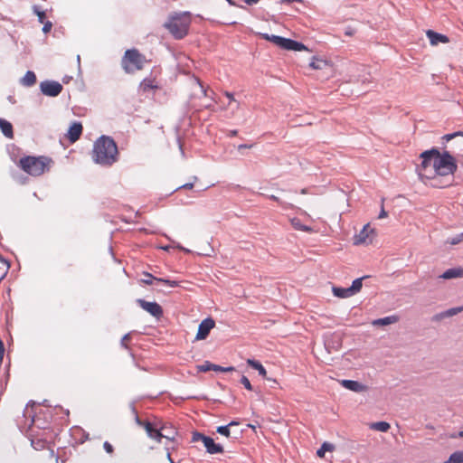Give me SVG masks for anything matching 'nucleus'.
<instances>
[{
    "instance_id": "nucleus-1",
    "label": "nucleus",
    "mask_w": 463,
    "mask_h": 463,
    "mask_svg": "<svg viewBox=\"0 0 463 463\" xmlns=\"http://www.w3.org/2000/svg\"><path fill=\"white\" fill-rule=\"evenodd\" d=\"M118 146L111 137L102 136L95 141L92 150V159L95 163L110 166L118 161Z\"/></svg>"
},
{
    "instance_id": "nucleus-2",
    "label": "nucleus",
    "mask_w": 463,
    "mask_h": 463,
    "mask_svg": "<svg viewBox=\"0 0 463 463\" xmlns=\"http://www.w3.org/2000/svg\"><path fill=\"white\" fill-rule=\"evenodd\" d=\"M53 164L51 157L45 156H26L18 161V166L32 176H40L48 172Z\"/></svg>"
},
{
    "instance_id": "nucleus-3",
    "label": "nucleus",
    "mask_w": 463,
    "mask_h": 463,
    "mask_svg": "<svg viewBox=\"0 0 463 463\" xmlns=\"http://www.w3.org/2000/svg\"><path fill=\"white\" fill-rule=\"evenodd\" d=\"M443 151L440 152L436 147V155L434 160V168H430V172L437 173L439 175L454 176L458 170L456 158L451 155L450 151L446 149L444 146Z\"/></svg>"
},
{
    "instance_id": "nucleus-4",
    "label": "nucleus",
    "mask_w": 463,
    "mask_h": 463,
    "mask_svg": "<svg viewBox=\"0 0 463 463\" xmlns=\"http://www.w3.org/2000/svg\"><path fill=\"white\" fill-rule=\"evenodd\" d=\"M191 23L192 16L190 13H175L169 16L164 26L175 39H183L187 35Z\"/></svg>"
},
{
    "instance_id": "nucleus-5",
    "label": "nucleus",
    "mask_w": 463,
    "mask_h": 463,
    "mask_svg": "<svg viewBox=\"0 0 463 463\" xmlns=\"http://www.w3.org/2000/svg\"><path fill=\"white\" fill-rule=\"evenodd\" d=\"M146 62L145 55L137 49L127 50L121 60L122 68L127 73L142 70Z\"/></svg>"
},
{
    "instance_id": "nucleus-6",
    "label": "nucleus",
    "mask_w": 463,
    "mask_h": 463,
    "mask_svg": "<svg viewBox=\"0 0 463 463\" xmlns=\"http://www.w3.org/2000/svg\"><path fill=\"white\" fill-rule=\"evenodd\" d=\"M260 35L261 36V38L271 42L275 45H277L284 50L297 51V52L307 51V47L306 45H304L303 43H301L299 42L291 40V39L284 38V37L278 36V35H269L268 33H260Z\"/></svg>"
},
{
    "instance_id": "nucleus-7",
    "label": "nucleus",
    "mask_w": 463,
    "mask_h": 463,
    "mask_svg": "<svg viewBox=\"0 0 463 463\" xmlns=\"http://www.w3.org/2000/svg\"><path fill=\"white\" fill-rule=\"evenodd\" d=\"M138 423L144 427L149 438L156 440L157 442H161L162 439L173 441L177 434L175 430H171V433H164V430H165V425L161 426L160 429H158L149 421L138 420Z\"/></svg>"
},
{
    "instance_id": "nucleus-8",
    "label": "nucleus",
    "mask_w": 463,
    "mask_h": 463,
    "mask_svg": "<svg viewBox=\"0 0 463 463\" xmlns=\"http://www.w3.org/2000/svg\"><path fill=\"white\" fill-rule=\"evenodd\" d=\"M203 442L206 451L210 454L223 453V448L222 445L214 442L213 439L205 436L200 432L194 431L192 434V442Z\"/></svg>"
},
{
    "instance_id": "nucleus-9",
    "label": "nucleus",
    "mask_w": 463,
    "mask_h": 463,
    "mask_svg": "<svg viewBox=\"0 0 463 463\" xmlns=\"http://www.w3.org/2000/svg\"><path fill=\"white\" fill-rule=\"evenodd\" d=\"M420 178H427L430 180V184L435 188H445L453 184L454 177L448 175H439L437 173L430 172L420 173Z\"/></svg>"
},
{
    "instance_id": "nucleus-10",
    "label": "nucleus",
    "mask_w": 463,
    "mask_h": 463,
    "mask_svg": "<svg viewBox=\"0 0 463 463\" xmlns=\"http://www.w3.org/2000/svg\"><path fill=\"white\" fill-rule=\"evenodd\" d=\"M436 155V147H432L430 150L423 151L420 157L421 158V163L417 165V171L419 175L420 176V173H427L430 175V169L434 168V160Z\"/></svg>"
},
{
    "instance_id": "nucleus-11",
    "label": "nucleus",
    "mask_w": 463,
    "mask_h": 463,
    "mask_svg": "<svg viewBox=\"0 0 463 463\" xmlns=\"http://www.w3.org/2000/svg\"><path fill=\"white\" fill-rule=\"evenodd\" d=\"M43 94L48 97H57L62 91V85L54 80H45L40 83Z\"/></svg>"
},
{
    "instance_id": "nucleus-12",
    "label": "nucleus",
    "mask_w": 463,
    "mask_h": 463,
    "mask_svg": "<svg viewBox=\"0 0 463 463\" xmlns=\"http://www.w3.org/2000/svg\"><path fill=\"white\" fill-rule=\"evenodd\" d=\"M374 236V230L370 227V224H366L362 231L354 237V244H370L373 242Z\"/></svg>"
},
{
    "instance_id": "nucleus-13",
    "label": "nucleus",
    "mask_w": 463,
    "mask_h": 463,
    "mask_svg": "<svg viewBox=\"0 0 463 463\" xmlns=\"http://www.w3.org/2000/svg\"><path fill=\"white\" fill-rule=\"evenodd\" d=\"M137 303L139 305L141 308L149 313L151 316L160 318L163 316V308L156 302H148L144 299H137Z\"/></svg>"
},
{
    "instance_id": "nucleus-14",
    "label": "nucleus",
    "mask_w": 463,
    "mask_h": 463,
    "mask_svg": "<svg viewBox=\"0 0 463 463\" xmlns=\"http://www.w3.org/2000/svg\"><path fill=\"white\" fill-rule=\"evenodd\" d=\"M215 326V322L213 318L211 317H208V318H205L203 319L199 326H198V331H197V334H196V339L197 340H203L205 339L210 331Z\"/></svg>"
},
{
    "instance_id": "nucleus-15",
    "label": "nucleus",
    "mask_w": 463,
    "mask_h": 463,
    "mask_svg": "<svg viewBox=\"0 0 463 463\" xmlns=\"http://www.w3.org/2000/svg\"><path fill=\"white\" fill-rule=\"evenodd\" d=\"M160 88L159 81L156 77L145 78L138 86V90L142 94H146L151 90H156Z\"/></svg>"
},
{
    "instance_id": "nucleus-16",
    "label": "nucleus",
    "mask_w": 463,
    "mask_h": 463,
    "mask_svg": "<svg viewBox=\"0 0 463 463\" xmlns=\"http://www.w3.org/2000/svg\"><path fill=\"white\" fill-rule=\"evenodd\" d=\"M82 130L83 127L80 122H73L67 133V137L70 140V142L74 143L78 139H80L82 134Z\"/></svg>"
},
{
    "instance_id": "nucleus-17",
    "label": "nucleus",
    "mask_w": 463,
    "mask_h": 463,
    "mask_svg": "<svg viewBox=\"0 0 463 463\" xmlns=\"http://www.w3.org/2000/svg\"><path fill=\"white\" fill-rule=\"evenodd\" d=\"M144 277L145 278L142 279V282L146 284V285H152L153 282L156 280V281H158V282H162L165 285H167V286H169L171 288H175V287L179 286V283L176 280H170V279H165L156 278V277H154L153 275H151L149 273H144Z\"/></svg>"
},
{
    "instance_id": "nucleus-18",
    "label": "nucleus",
    "mask_w": 463,
    "mask_h": 463,
    "mask_svg": "<svg viewBox=\"0 0 463 463\" xmlns=\"http://www.w3.org/2000/svg\"><path fill=\"white\" fill-rule=\"evenodd\" d=\"M426 35L428 36L431 45H437L439 43H448L449 42V39L447 35L434 32L432 30L426 31Z\"/></svg>"
},
{
    "instance_id": "nucleus-19",
    "label": "nucleus",
    "mask_w": 463,
    "mask_h": 463,
    "mask_svg": "<svg viewBox=\"0 0 463 463\" xmlns=\"http://www.w3.org/2000/svg\"><path fill=\"white\" fill-rule=\"evenodd\" d=\"M341 385L350 391L356 392H361L366 390V387L364 384L353 380H342Z\"/></svg>"
},
{
    "instance_id": "nucleus-20",
    "label": "nucleus",
    "mask_w": 463,
    "mask_h": 463,
    "mask_svg": "<svg viewBox=\"0 0 463 463\" xmlns=\"http://www.w3.org/2000/svg\"><path fill=\"white\" fill-rule=\"evenodd\" d=\"M31 444L34 449L43 450L49 448L50 441L47 439L46 437L41 438L38 436H34L31 439Z\"/></svg>"
},
{
    "instance_id": "nucleus-21",
    "label": "nucleus",
    "mask_w": 463,
    "mask_h": 463,
    "mask_svg": "<svg viewBox=\"0 0 463 463\" xmlns=\"http://www.w3.org/2000/svg\"><path fill=\"white\" fill-rule=\"evenodd\" d=\"M440 278L445 279H456V278H463V268H451L447 269Z\"/></svg>"
},
{
    "instance_id": "nucleus-22",
    "label": "nucleus",
    "mask_w": 463,
    "mask_h": 463,
    "mask_svg": "<svg viewBox=\"0 0 463 463\" xmlns=\"http://www.w3.org/2000/svg\"><path fill=\"white\" fill-rule=\"evenodd\" d=\"M0 129L7 138H14L13 126L9 121L0 118Z\"/></svg>"
},
{
    "instance_id": "nucleus-23",
    "label": "nucleus",
    "mask_w": 463,
    "mask_h": 463,
    "mask_svg": "<svg viewBox=\"0 0 463 463\" xmlns=\"http://www.w3.org/2000/svg\"><path fill=\"white\" fill-rule=\"evenodd\" d=\"M290 223H291L292 227L297 231H301V232H308V233L315 232V230L312 227L304 225L301 222L299 218H297V217L291 218Z\"/></svg>"
},
{
    "instance_id": "nucleus-24",
    "label": "nucleus",
    "mask_w": 463,
    "mask_h": 463,
    "mask_svg": "<svg viewBox=\"0 0 463 463\" xmlns=\"http://www.w3.org/2000/svg\"><path fill=\"white\" fill-rule=\"evenodd\" d=\"M461 311H463V307H452L446 311H443V312H440V313L435 315L434 319L438 321V320L443 319L445 317H453V316L460 313Z\"/></svg>"
},
{
    "instance_id": "nucleus-25",
    "label": "nucleus",
    "mask_w": 463,
    "mask_h": 463,
    "mask_svg": "<svg viewBox=\"0 0 463 463\" xmlns=\"http://www.w3.org/2000/svg\"><path fill=\"white\" fill-rule=\"evenodd\" d=\"M21 83L24 86L31 87L36 83V75L33 71H28L21 79Z\"/></svg>"
},
{
    "instance_id": "nucleus-26",
    "label": "nucleus",
    "mask_w": 463,
    "mask_h": 463,
    "mask_svg": "<svg viewBox=\"0 0 463 463\" xmlns=\"http://www.w3.org/2000/svg\"><path fill=\"white\" fill-rule=\"evenodd\" d=\"M247 364L251 368L257 370L259 372L260 375H261L263 378L267 377V371L264 368V366L259 361H256V360H253V359H248L247 360Z\"/></svg>"
},
{
    "instance_id": "nucleus-27",
    "label": "nucleus",
    "mask_w": 463,
    "mask_h": 463,
    "mask_svg": "<svg viewBox=\"0 0 463 463\" xmlns=\"http://www.w3.org/2000/svg\"><path fill=\"white\" fill-rule=\"evenodd\" d=\"M327 66V61L317 57H313L312 61L309 63V67L312 68L313 70H323Z\"/></svg>"
},
{
    "instance_id": "nucleus-28",
    "label": "nucleus",
    "mask_w": 463,
    "mask_h": 463,
    "mask_svg": "<svg viewBox=\"0 0 463 463\" xmlns=\"http://www.w3.org/2000/svg\"><path fill=\"white\" fill-rule=\"evenodd\" d=\"M333 293L335 297L340 298H350L353 296L349 288L334 287Z\"/></svg>"
},
{
    "instance_id": "nucleus-29",
    "label": "nucleus",
    "mask_w": 463,
    "mask_h": 463,
    "mask_svg": "<svg viewBox=\"0 0 463 463\" xmlns=\"http://www.w3.org/2000/svg\"><path fill=\"white\" fill-rule=\"evenodd\" d=\"M397 317L395 316H390L383 318L375 319L373 321V326H387L397 321Z\"/></svg>"
},
{
    "instance_id": "nucleus-30",
    "label": "nucleus",
    "mask_w": 463,
    "mask_h": 463,
    "mask_svg": "<svg viewBox=\"0 0 463 463\" xmlns=\"http://www.w3.org/2000/svg\"><path fill=\"white\" fill-rule=\"evenodd\" d=\"M370 429L381 432H386L390 429V424L386 421H378L370 424Z\"/></svg>"
},
{
    "instance_id": "nucleus-31",
    "label": "nucleus",
    "mask_w": 463,
    "mask_h": 463,
    "mask_svg": "<svg viewBox=\"0 0 463 463\" xmlns=\"http://www.w3.org/2000/svg\"><path fill=\"white\" fill-rule=\"evenodd\" d=\"M239 423L236 422V421H231L229 424L225 425V426H219L217 427V430L216 431L222 435V436H225L227 438H229L231 436V430H230V428L232 426H237Z\"/></svg>"
},
{
    "instance_id": "nucleus-32",
    "label": "nucleus",
    "mask_w": 463,
    "mask_h": 463,
    "mask_svg": "<svg viewBox=\"0 0 463 463\" xmlns=\"http://www.w3.org/2000/svg\"><path fill=\"white\" fill-rule=\"evenodd\" d=\"M445 463H463V450L452 453Z\"/></svg>"
},
{
    "instance_id": "nucleus-33",
    "label": "nucleus",
    "mask_w": 463,
    "mask_h": 463,
    "mask_svg": "<svg viewBox=\"0 0 463 463\" xmlns=\"http://www.w3.org/2000/svg\"><path fill=\"white\" fill-rule=\"evenodd\" d=\"M215 366H216V364H212L209 361H205L203 364L197 365L196 368H197L198 372L206 373L211 370L215 371Z\"/></svg>"
},
{
    "instance_id": "nucleus-34",
    "label": "nucleus",
    "mask_w": 463,
    "mask_h": 463,
    "mask_svg": "<svg viewBox=\"0 0 463 463\" xmlns=\"http://www.w3.org/2000/svg\"><path fill=\"white\" fill-rule=\"evenodd\" d=\"M335 449L334 445L325 442L322 444L320 449L317 451V455L319 458H323L325 456L326 451H333Z\"/></svg>"
},
{
    "instance_id": "nucleus-35",
    "label": "nucleus",
    "mask_w": 463,
    "mask_h": 463,
    "mask_svg": "<svg viewBox=\"0 0 463 463\" xmlns=\"http://www.w3.org/2000/svg\"><path fill=\"white\" fill-rule=\"evenodd\" d=\"M362 280H363L362 278L356 279L353 281L352 286L349 287L350 291L352 292L353 296L361 290V288L363 287Z\"/></svg>"
},
{
    "instance_id": "nucleus-36",
    "label": "nucleus",
    "mask_w": 463,
    "mask_h": 463,
    "mask_svg": "<svg viewBox=\"0 0 463 463\" xmlns=\"http://www.w3.org/2000/svg\"><path fill=\"white\" fill-rule=\"evenodd\" d=\"M457 137H463V131H457L454 133L446 134L441 137V139L445 142H449Z\"/></svg>"
},
{
    "instance_id": "nucleus-37",
    "label": "nucleus",
    "mask_w": 463,
    "mask_h": 463,
    "mask_svg": "<svg viewBox=\"0 0 463 463\" xmlns=\"http://www.w3.org/2000/svg\"><path fill=\"white\" fill-rule=\"evenodd\" d=\"M233 371H235V368L233 366L222 367V366L217 365V364L215 366V372L228 373V372H233Z\"/></svg>"
},
{
    "instance_id": "nucleus-38",
    "label": "nucleus",
    "mask_w": 463,
    "mask_h": 463,
    "mask_svg": "<svg viewBox=\"0 0 463 463\" xmlns=\"http://www.w3.org/2000/svg\"><path fill=\"white\" fill-rule=\"evenodd\" d=\"M241 384L249 391H251L252 390V385L250 382V380L246 377V376H242L241 379Z\"/></svg>"
},
{
    "instance_id": "nucleus-39",
    "label": "nucleus",
    "mask_w": 463,
    "mask_h": 463,
    "mask_svg": "<svg viewBox=\"0 0 463 463\" xmlns=\"http://www.w3.org/2000/svg\"><path fill=\"white\" fill-rule=\"evenodd\" d=\"M34 12L38 16L39 22L43 24L45 22V13L43 11L38 10L36 7H34Z\"/></svg>"
},
{
    "instance_id": "nucleus-40",
    "label": "nucleus",
    "mask_w": 463,
    "mask_h": 463,
    "mask_svg": "<svg viewBox=\"0 0 463 463\" xmlns=\"http://www.w3.org/2000/svg\"><path fill=\"white\" fill-rule=\"evenodd\" d=\"M130 334H126L121 339V345L125 348H128V342L130 341Z\"/></svg>"
},
{
    "instance_id": "nucleus-41",
    "label": "nucleus",
    "mask_w": 463,
    "mask_h": 463,
    "mask_svg": "<svg viewBox=\"0 0 463 463\" xmlns=\"http://www.w3.org/2000/svg\"><path fill=\"white\" fill-rule=\"evenodd\" d=\"M462 240H463V233H461V234H459V235H458V236H456V237H454V238L450 239V240L449 241V242L451 245H456V244L459 243L460 241H462Z\"/></svg>"
},
{
    "instance_id": "nucleus-42",
    "label": "nucleus",
    "mask_w": 463,
    "mask_h": 463,
    "mask_svg": "<svg viewBox=\"0 0 463 463\" xmlns=\"http://www.w3.org/2000/svg\"><path fill=\"white\" fill-rule=\"evenodd\" d=\"M103 448L105 451L109 454H112L114 452V448L109 441H105L103 443Z\"/></svg>"
},
{
    "instance_id": "nucleus-43",
    "label": "nucleus",
    "mask_w": 463,
    "mask_h": 463,
    "mask_svg": "<svg viewBox=\"0 0 463 463\" xmlns=\"http://www.w3.org/2000/svg\"><path fill=\"white\" fill-rule=\"evenodd\" d=\"M52 24L49 21L43 23V33H47L52 30Z\"/></svg>"
},
{
    "instance_id": "nucleus-44",
    "label": "nucleus",
    "mask_w": 463,
    "mask_h": 463,
    "mask_svg": "<svg viewBox=\"0 0 463 463\" xmlns=\"http://www.w3.org/2000/svg\"><path fill=\"white\" fill-rule=\"evenodd\" d=\"M451 439L463 438V430H460L458 433H453L449 436Z\"/></svg>"
},
{
    "instance_id": "nucleus-45",
    "label": "nucleus",
    "mask_w": 463,
    "mask_h": 463,
    "mask_svg": "<svg viewBox=\"0 0 463 463\" xmlns=\"http://www.w3.org/2000/svg\"><path fill=\"white\" fill-rule=\"evenodd\" d=\"M224 95L230 99V101H236L232 93L225 91Z\"/></svg>"
},
{
    "instance_id": "nucleus-46",
    "label": "nucleus",
    "mask_w": 463,
    "mask_h": 463,
    "mask_svg": "<svg viewBox=\"0 0 463 463\" xmlns=\"http://www.w3.org/2000/svg\"><path fill=\"white\" fill-rule=\"evenodd\" d=\"M386 216H387V213H386V211L383 209V207H382L381 213H380V214H379V219L385 218Z\"/></svg>"
},
{
    "instance_id": "nucleus-47",
    "label": "nucleus",
    "mask_w": 463,
    "mask_h": 463,
    "mask_svg": "<svg viewBox=\"0 0 463 463\" xmlns=\"http://www.w3.org/2000/svg\"><path fill=\"white\" fill-rule=\"evenodd\" d=\"M253 146V145H246V144H243V145H239L238 146V149L241 150L242 148H251Z\"/></svg>"
},
{
    "instance_id": "nucleus-48",
    "label": "nucleus",
    "mask_w": 463,
    "mask_h": 463,
    "mask_svg": "<svg viewBox=\"0 0 463 463\" xmlns=\"http://www.w3.org/2000/svg\"><path fill=\"white\" fill-rule=\"evenodd\" d=\"M247 5H253L259 3L260 0H243Z\"/></svg>"
},
{
    "instance_id": "nucleus-49",
    "label": "nucleus",
    "mask_w": 463,
    "mask_h": 463,
    "mask_svg": "<svg viewBox=\"0 0 463 463\" xmlns=\"http://www.w3.org/2000/svg\"><path fill=\"white\" fill-rule=\"evenodd\" d=\"M230 5H232V6H238V5L233 1V0H226ZM239 7L241 8H243L242 5H239Z\"/></svg>"
},
{
    "instance_id": "nucleus-50",
    "label": "nucleus",
    "mask_w": 463,
    "mask_h": 463,
    "mask_svg": "<svg viewBox=\"0 0 463 463\" xmlns=\"http://www.w3.org/2000/svg\"><path fill=\"white\" fill-rule=\"evenodd\" d=\"M269 199H271V200H273V201H275V202H277L279 203H281L280 199L279 197H277L276 195H270Z\"/></svg>"
},
{
    "instance_id": "nucleus-51",
    "label": "nucleus",
    "mask_w": 463,
    "mask_h": 463,
    "mask_svg": "<svg viewBox=\"0 0 463 463\" xmlns=\"http://www.w3.org/2000/svg\"><path fill=\"white\" fill-rule=\"evenodd\" d=\"M4 353H5V346L3 345L2 348L0 349V363H2V361H3Z\"/></svg>"
},
{
    "instance_id": "nucleus-52",
    "label": "nucleus",
    "mask_w": 463,
    "mask_h": 463,
    "mask_svg": "<svg viewBox=\"0 0 463 463\" xmlns=\"http://www.w3.org/2000/svg\"><path fill=\"white\" fill-rule=\"evenodd\" d=\"M194 186L193 184H185L182 186V188H185V189H192Z\"/></svg>"
},
{
    "instance_id": "nucleus-53",
    "label": "nucleus",
    "mask_w": 463,
    "mask_h": 463,
    "mask_svg": "<svg viewBox=\"0 0 463 463\" xmlns=\"http://www.w3.org/2000/svg\"><path fill=\"white\" fill-rule=\"evenodd\" d=\"M171 430H175V429L172 427L165 426V430H164V433H171Z\"/></svg>"
},
{
    "instance_id": "nucleus-54",
    "label": "nucleus",
    "mask_w": 463,
    "mask_h": 463,
    "mask_svg": "<svg viewBox=\"0 0 463 463\" xmlns=\"http://www.w3.org/2000/svg\"><path fill=\"white\" fill-rule=\"evenodd\" d=\"M238 134L237 130H231L229 136L230 137H235Z\"/></svg>"
},
{
    "instance_id": "nucleus-55",
    "label": "nucleus",
    "mask_w": 463,
    "mask_h": 463,
    "mask_svg": "<svg viewBox=\"0 0 463 463\" xmlns=\"http://www.w3.org/2000/svg\"><path fill=\"white\" fill-rule=\"evenodd\" d=\"M166 456H167V459L170 461V463H175V462H174V460H173V459H172V458H171V454H170V452H169V451H167Z\"/></svg>"
},
{
    "instance_id": "nucleus-56",
    "label": "nucleus",
    "mask_w": 463,
    "mask_h": 463,
    "mask_svg": "<svg viewBox=\"0 0 463 463\" xmlns=\"http://www.w3.org/2000/svg\"><path fill=\"white\" fill-rule=\"evenodd\" d=\"M345 34L346 35H352V33L351 32H346Z\"/></svg>"
}]
</instances>
